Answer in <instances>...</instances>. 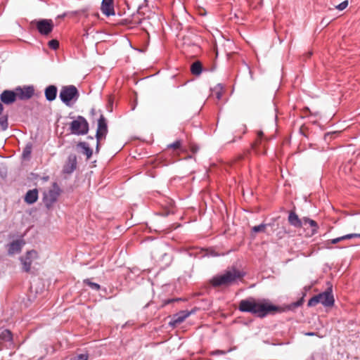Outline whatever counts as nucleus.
Wrapping results in <instances>:
<instances>
[{
  "label": "nucleus",
  "instance_id": "obj_1",
  "mask_svg": "<svg viewBox=\"0 0 360 360\" xmlns=\"http://www.w3.org/2000/svg\"><path fill=\"white\" fill-rule=\"evenodd\" d=\"M302 296L296 302L287 304L285 308L272 304L269 300H256L253 297H249L241 300L239 302L238 310L241 312L250 313L255 316L264 319L269 315H274L277 313H283L285 311H295L296 308L302 306L304 303V292Z\"/></svg>",
  "mask_w": 360,
  "mask_h": 360
},
{
  "label": "nucleus",
  "instance_id": "obj_2",
  "mask_svg": "<svg viewBox=\"0 0 360 360\" xmlns=\"http://www.w3.org/2000/svg\"><path fill=\"white\" fill-rule=\"evenodd\" d=\"M245 272L232 266L224 271L221 274L214 276L210 281L214 288L229 286L240 281L245 276Z\"/></svg>",
  "mask_w": 360,
  "mask_h": 360
},
{
  "label": "nucleus",
  "instance_id": "obj_3",
  "mask_svg": "<svg viewBox=\"0 0 360 360\" xmlns=\"http://www.w3.org/2000/svg\"><path fill=\"white\" fill-rule=\"evenodd\" d=\"M79 97V91L74 85L63 86L59 94V98L62 103L68 107L73 106L77 101Z\"/></svg>",
  "mask_w": 360,
  "mask_h": 360
},
{
  "label": "nucleus",
  "instance_id": "obj_4",
  "mask_svg": "<svg viewBox=\"0 0 360 360\" xmlns=\"http://www.w3.org/2000/svg\"><path fill=\"white\" fill-rule=\"evenodd\" d=\"M69 129L71 134L74 135H86L89 132V124L84 117L78 115L75 120L70 123Z\"/></svg>",
  "mask_w": 360,
  "mask_h": 360
},
{
  "label": "nucleus",
  "instance_id": "obj_5",
  "mask_svg": "<svg viewBox=\"0 0 360 360\" xmlns=\"http://www.w3.org/2000/svg\"><path fill=\"white\" fill-rule=\"evenodd\" d=\"M165 248L162 243L155 246L151 251V257L156 262H162L165 266H168L172 262V255L165 251Z\"/></svg>",
  "mask_w": 360,
  "mask_h": 360
},
{
  "label": "nucleus",
  "instance_id": "obj_6",
  "mask_svg": "<svg viewBox=\"0 0 360 360\" xmlns=\"http://www.w3.org/2000/svg\"><path fill=\"white\" fill-rule=\"evenodd\" d=\"M52 189L49 190L47 192L43 193L42 201L48 210H50L53 204L58 200L62 190L56 182L52 184Z\"/></svg>",
  "mask_w": 360,
  "mask_h": 360
},
{
  "label": "nucleus",
  "instance_id": "obj_7",
  "mask_svg": "<svg viewBox=\"0 0 360 360\" xmlns=\"http://www.w3.org/2000/svg\"><path fill=\"white\" fill-rule=\"evenodd\" d=\"M31 26L35 27L42 36H48L53 30L54 24L51 19H35L31 21Z\"/></svg>",
  "mask_w": 360,
  "mask_h": 360
},
{
  "label": "nucleus",
  "instance_id": "obj_8",
  "mask_svg": "<svg viewBox=\"0 0 360 360\" xmlns=\"http://www.w3.org/2000/svg\"><path fill=\"white\" fill-rule=\"evenodd\" d=\"M108 129L107 120L104 115L103 114H101L99 118L98 119L97 129L95 135V138L96 139V153L99 152V142L103 138H105V136L108 134Z\"/></svg>",
  "mask_w": 360,
  "mask_h": 360
},
{
  "label": "nucleus",
  "instance_id": "obj_9",
  "mask_svg": "<svg viewBox=\"0 0 360 360\" xmlns=\"http://www.w3.org/2000/svg\"><path fill=\"white\" fill-rule=\"evenodd\" d=\"M187 254L189 257H219L225 255L224 253H218L215 251V249L213 248H209L207 249H200L199 251L196 250V251H188Z\"/></svg>",
  "mask_w": 360,
  "mask_h": 360
},
{
  "label": "nucleus",
  "instance_id": "obj_10",
  "mask_svg": "<svg viewBox=\"0 0 360 360\" xmlns=\"http://www.w3.org/2000/svg\"><path fill=\"white\" fill-rule=\"evenodd\" d=\"M15 91L17 92V97L22 101L28 100L34 94V89L32 85L18 86L15 89Z\"/></svg>",
  "mask_w": 360,
  "mask_h": 360
},
{
  "label": "nucleus",
  "instance_id": "obj_11",
  "mask_svg": "<svg viewBox=\"0 0 360 360\" xmlns=\"http://www.w3.org/2000/svg\"><path fill=\"white\" fill-rule=\"evenodd\" d=\"M321 296L320 303L324 307H333L335 303L333 295L332 285L328 287L325 291L319 293Z\"/></svg>",
  "mask_w": 360,
  "mask_h": 360
},
{
  "label": "nucleus",
  "instance_id": "obj_12",
  "mask_svg": "<svg viewBox=\"0 0 360 360\" xmlns=\"http://www.w3.org/2000/svg\"><path fill=\"white\" fill-rule=\"evenodd\" d=\"M77 165V156L74 153L68 155L67 160L63 167V173L71 174L76 169Z\"/></svg>",
  "mask_w": 360,
  "mask_h": 360
},
{
  "label": "nucleus",
  "instance_id": "obj_13",
  "mask_svg": "<svg viewBox=\"0 0 360 360\" xmlns=\"http://www.w3.org/2000/svg\"><path fill=\"white\" fill-rule=\"evenodd\" d=\"M17 92L14 90H4L0 94V102L2 104L11 105L17 100Z\"/></svg>",
  "mask_w": 360,
  "mask_h": 360
},
{
  "label": "nucleus",
  "instance_id": "obj_14",
  "mask_svg": "<svg viewBox=\"0 0 360 360\" xmlns=\"http://www.w3.org/2000/svg\"><path fill=\"white\" fill-rule=\"evenodd\" d=\"M191 315V312L188 310H182L176 313L173 315L171 320L169 322V326L175 327L176 325L182 323L187 317Z\"/></svg>",
  "mask_w": 360,
  "mask_h": 360
},
{
  "label": "nucleus",
  "instance_id": "obj_15",
  "mask_svg": "<svg viewBox=\"0 0 360 360\" xmlns=\"http://www.w3.org/2000/svg\"><path fill=\"white\" fill-rule=\"evenodd\" d=\"M101 8L103 14L107 17L115 15V14L113 0H103Z\"/></svg>",
  "mask_w": 360,
  "mask_h": 360
},
{
  "label": "nucleus",
  "instance_id": "obj_16",
  "mask_svg": "<svg viewBox=\"0 0 360 360\" xmlns=\"http://www.w3.org/2000/svg\"><path fill=\"white\" fill-rule=\"evenodd\" d=\"M23 245H24V243L22 240H15L12 241L8 245V255H13L15 253L20 252Z\"/></svg>",
  "mask_w": 360,
  "mask_h": 360
},
{
  "label": "nucleus",
  "instance_id": "obj_17",
  "mask_svg": "<svg viewBox=\"0 0 360 360\" xmlns=\"http://www.w3.org/2000/svg\"><path fill=\"white\" fill-rule=\"evenodd\" d=\"M58 89L55 85H49L44 90V95L46 101L49 102L53 101L57 96Z\"/></svg>",
  "mask_w": 360,
  "mask_h": 360
},
{
  "label": "nucleus",
  "instance_id": "obj_18",
  "mask_svg": "<svg viewBox=\"0 0 360 360\" xmlns=\"http://www.w3.org/2000/svg\"><path fill=\"white\" fill-rule=\"evenodd\" d=\"M25 202L28 205H32L38 200V190L34 188L29 190L25 195Z\"/></svg>",
  "mask_w": 360,
  "mask_h": 360
},
{
  "label": "nucleus",
  "instance_id": "obj_19",
  "mask_svg": "<svg viewBox=\"0 0 360 360\" xmlns=\"http://www.w3.org/2000/svg\"><path fill=\"white\" fill-rule=\"evenodd\" d=\"M32 255H37V252L35 250L28 251L27 252V256L25 259H20L22 264V270L25 272H29L32 266V261L30 259V256Z\"/></svg>",
  "mask_w": 360,
  "mask_h": 360
},
{
  "label": "nucleus",
  "instance_id": "obj_20",
  "mask_svg": "<svg viewBox=\"0 0 360 360\" xmlns=\"http://www.w3.org/2000/svg\"><path fill=\"white\" fill-rule=\"evenodd\" d=\"M289 224L295 227L300 228L302 226V219H300L295 212H290L288 215Z\"/></svg>",
  "mask_w": 360,
  "mask_h": 360
},
{
  "label": "nucleus",
  "instance_id": "obj_21",
  "mask_svg": "<svg viewBox=\"0 0 360 360\" xmlns=\"http://www.w3.org/2000/svg\"><path fill=\"white\" fill-rule=\"evenodd\" d=\"M77 146L82 150V153L86 156V159H89L92 156L93 150L89 147V143L80 141Z\"/></svg>",
  "mask_w": 360,
  "mask_h": 360
},
{
  "label": "nucleus",
  "instance_id": "obj_22",
  "mask_svg": "<svg viewBox=\"0 0 360 360\" xmlns=\"http://www.w3.org/2000/svg\"><path fill=\"white\" fill-rule=\"evenodd\" d=\"M2 342L13 344V334L8 329H4L0 332V343Z\"/></svg>",
  "mask_w": 360,
  "mask_h": 360
},
{
  "label": "nucleus",
  "instance_id": "obj_23",
  "mask_svg": "<svg viewBox=\"0 0 360 360\" xmlns=\"http://www.w3.org/2000/svg\"><path fill=\"white\" fill-rule=\"evenodd\" d=\"M203 70L202 63L200 61H195L191 65V72L193 75L199 76Z\"/></svg>",
  "mask_w": 360,
  "mask_h": 360
},
{
  "label": "nucleus",
  "instance_id": "obj_24",
  "mask_svg": "<svg viewBox=\"0 0 360 360\" xmlns=\"http://www.w3.org/2000/svg\"><path fill=\"white\" fill-rule=\"evenodd\" d=\"M302 221V224H304L305 225L309 224L312 228L313 233L317 232L319 226L316 221L308 217H304Z\"/></svg>",
  "mask_w": 360,
  "mask_h": 360
},
{
  "label": "nucleus",
  "instance_id": "obj_25",
  "mask_svg": "<svg viewBox=\"0 0 360 360\" xmlns=\"http://www.w3.org/2000/svg\"><path fill=\"white\" fill-rule=\"evenodd\" d=\"M83 283L88 285L92 290L98 291L101 289V285L98 283L91 281L89 278L84 279Z\"/></svg>",
  "mask_w": 360,
  "mask_h": 360
},
{
  "label": "nucleus",
  "instance_id": "obj_26",
  "mask_svg": "<svg viewBox=\"0 0 360 360\" xmlns=\"http://www.w3.org/2000/svg\"><path fill=\"white\" fill-rule=\"evenodd\" d=\"M321 296L319 293L318 295H316L313 296L311 298H310L308 301L307 306L309 307H314L317 304L320 303V299Z\"/></svg>",
  "mask_w": 360,
  "mask_h": 360
},
{
  "label": "nucleus",
  "instance_id": "obj_27",
  "mask_svg": "<svg viewBox=\"0 0 360 360\" xmlns=\"http://www.w3.org/2000/svg\"><path fill=\"white\" fill-rule=\"evenodd\" d=\"M267 226H271V224L262 223L257 226H255L252 228L251 231L253 233L264 232Z\"/></svg>",
  "mask_w": 360,
  "mask_h": 360
},
{
  "label": "nucleus",
  "instance_id": "obj_28",
  "mask_svg": "<svg viewBox=\"0 0 360 360\" xmlns=\"http://www.w3.org/2000/svg\"><path fill=\"white\" fill-rule=\"evenodd\" d=\"M32 145L31 143H29L24 148L22 156L24 159L29 158L31 153H32Z\"/></svg>",
  "mask_w": 360,
  "mask_h": 360
},
{
  "label": "nucleus",
  "instance_id": "obj_29",
  "mask_svg": "<svg viewBox=\"0 0 360 360\" xmlns=\"http://www.w3.org/2000/svg\"><path fill=\"white\" fill-rule=\"evenodd\" d=\"M348 239H351V234L349 233V234H346V235H344L342 236H340V237H338V238H333L330 240L328 241V243H330V244H336L342 240H348Z\"/></svg>",
  "mask_w": 360,
  "mask_h": 360
},
{
  "label": "nucleus",
  "instance_id": "obj_30",
  "mask_svg": "<svg viewBox=\"0 0 360 360\" xmlns=\"http://www.w3.org/2000/svg\"><path fill=\"white\" fill-rule=\"evenodd\" d=\"M8 115H2L0 117V125L2 131H6L8 127Z\"/></svg>",
  "mask_w": 360,
  "mask_h": 360
},
{
  "label": "nucleus",
  "instance_id": "obj_31",
  "mask_svg": "<svg viewBox=\"0 0 360 360\" xmlns=\"http://www.w3.org/2000/svg\"><path fill=\"white\" fill-rule=\"evenodd\" d=\"M233 350V348H230L228 350H221V349H216L211 352V355L212 356H218V355H224L227 353H229Z\"/></svg>",
  "mask_w": 360,
  "mask_h": 360
},
{
  "label": "nucleus",
  "instance_id": "obj_32",
  "mask_svg": "<svg viewBox=\"0 0 360 360\" xmlns=\"http://www.w3.org/2000/svg\"><path fill=\"white\" fill-rule=\"evenodd\" d=\"M48 45L53 50H56L59 47V42L56 39H51L49 41Z\"/></svg>",
  "mask_w": 360,
  "mask_h": 360
},
{
  "label": "nucleus",
  "instance_id": "obj_33",
  "mask_svg": "<svg viewBox=\"0 0 360 360\" xmlns=\"http://www.w3.org/2000/svg\"><path fill=\"white\" fill-rule=\"evenodd\" d=\"M181 146V140H176L174 142L169 144L167 146V148H173V149H178Z\"/></svg>",
  "mask_w": 360,
  "mask_h": 360
},
{
  "label": "nucleus",
  "instance_id": "obj_34",
  "mask_svg": "<svg viewBox=\"0 0 360 360\" xmlns=\"http://www.w3.org/2000/svg\"><path fill=\"white\" fill-rule=\"evenodd\" d=\"M88 357V354H80L76 356L72 357L70 360H87Z\"/></svg>",
  "mask_w": 360,
  "mask_h": 360
},
{
  "label": "nucleus",
  "instance_id": "obj_35",
  "mask_svg": "<svg viewBox=\"0 0 360 360\" xmlns=\"http://www.w3.org/2000/svg\"><path fill=\"white\" fill-rule=\"evenodd\" d=\"M181 300V298H170V299H167V300H165L163 301V303H162V307L165 306V305H167V304H172L173 302H179Z\"/></svg>",
  "mask_w": 360,
  "mask_h": 360
},
{
  "label": "nucleus",
  "instance_id": "obj_36",
  "mask_svg": "<svg viewBox=\"0 0 360 360\" xmlns=\"http://www.w3.org/2000/svg\"><path fill=\"white\" fill-rule=\"evenodd\" d=\"M348 6V1L347 0H345V1H343L342 2H341L340 4H339L338 5H337L335 6V8L339 10V11H343L344 9H345Z\"/></svg>",
  "mask_w": 360,
  "mask_h": 360
},
{
  "label": "nucleus",
  "instance_id": "obj_37",
  "mask_svg": "<svg viewBox=\"0 0 360 360\" xmlns=\"http://www.w3.org/2000/svg\"><path fill=\"white\" fill-rule=\"evenodd\" d=\"M217 86L219 87V90L216 91V97L218 100L221 99V96H222V92H221V90H222V86L221 84H217Z\"/></svg>",
  "mask_w": 360,
  "mask_h": 360
},
{
  "label": "nucleus",
  "instance_id": "obj_38",
  "mask_svg": "<svg viewBox=\"0 0 360 360\" xmlns=\"http://www.w3.org/2000/svg\"><path fill=\"white\" fill-rule=\"evenodd\" d=\"M351 234V239L354 238H360V233H350Z\"/></svg>",
  "mask_w": 360,
  "mask_h": 360
},
{
  "label": "nucleus",
  "instance_id": "obj_39",
  "mask_svg": "<svg viewBox=\"0 0 360 360\" xmlns=\"http://www.w3.org/2000/svg\"><path fill=\"white\" fill-rule=\"evenodd\" d=\"M316 335L314 332H307L305 333V335L307 336H315Z\"/></svg>",
  "mask_w": 360,
  "mask_h": 360
},
{
  "label": "nucleus",
  "instance_id": "obj_40",
  "mask_svg": "<svg viewBox=\"0 0 360 360\" xmlns=\"http://www.w3.org/2000/svg\"><path fill=\"white\" fill-rule=\"evenodd\" d=\"M4 110V105L3 104L0 102V115H1L2 112Z\"/></svg>",
  "mask_w": 360,
  "mask_h": 360
},
{
  "label": "nucleus",
  "instance_id": "obj_41",
  "mask_svg": "<svg viewBox=\"0 0 360 360\" xmlns=\"http://www.w3.org/2000/svg\"><path fill=\"white\" fill-rule=\"evenodd\" d=\"M65 16H66V13H63V14H61V15H58V18H64V17H65Z\"/></svg>",
  "mask_w": 360,
  "mask_h": 360
},
{
  "label": "nucleus",
  "instance_id": "obj_42",
  "mask_svg": "<svg viewBox=\"0 0 360 360\" xmlns=\"http://www.w3.org/2000/svg\"><path fill=\"white\" fill-rule=\"evenodd\" d=\"M257 135L259 137L262 138V136L264 135L263 132L262 131H259L257 132Z\"/></svg>",
  "mask_w": 360,
  "mask_h": 360
},
{
  "label": "nucleus",
  "instance_id": "obj_43",
  "mask_svg": "<svg viewBox=\"0 0 360 360\" xmlns=\"http://www.w3.org/2000/svg\"><path fill=\"white\" fill-rule=\"evenodd\" d=\"M43 181H47L49 179V176H45L42 178Z\"/></svg>",
  "mask_w": 360,
  "mask_h": 360
},
{
  "label": "nucleus",
  "instance_id": "obj_44",
  "mask_svg": "<svg viewBox=\"0 0 360 360\" xmlns=\"http://www.w3.org/2000/svg\"><path fill=\"white\" fill-rule=\"evenodd\" d=\"M196 310H197L196 308H194V309L188 311V312H191V314H193L195 313Z\"/></svg>",
  "mask_w": 360,
  "mask_h": 360
},
{
  "label": "nucleus",
  "instance_id": "obj_45",
  "mask_svg": "<svg viewBox=\"0 0 360 360\" xmlns=\"http://www.w3.org/2000/svg\"><path fill=\"white\" fill-rule=\"evenodd\" d=\"M90 113L91 115H94L96 113V110L94 108H91L90 110Z\"/></svg>",
  "mask_w": 360,
  "mask_h": 360
},
{
  "label": "nucleus",
  "instance_id": "obj_46",
  "mask_svg": "<svg viewBox=\"0 0 360 360\" xmlns=\"http://www.w3.org/2000/svg\"><path fill=\"white\" fill-rule=\"evenodd\" d=\"M316 356H318V354H312L311 356V360H315Z\"/></svg>",
  "mask_w": 360,
  "mask_h": 360
},
{
  "label": "nucleus",
  "instance_id": "obj_47",
  "mask_svg": "<svg viewBox=\"0 0 360 360\" xmlns=\"http://www.w3.org/2000/svg\"><path fill=\"white\" fill-rule=\"evenodd\" d=\"M243 134H245L246 132V125L243 124Z\"/></svg>",
  "mask_w": 360,
  "mask_h": 360
},
{
  "label": "nucleus",
  "instance_id": "obj_48",
  "mask_svg": "<svg viewBox=\"0 0 360 360\" xmlns=\"http://www.w3.org/2000/svg\"><path fill=\"white\" fill-rule=\"evenodd\" d=\"M87 139H90V140H93V139H94V136H87Z\"/></svg>",
  "mask_w": 360,
  "mask_h": 360
},
{
  "label": "nucleus",
  "instance_id": "obj_49",
  "mask_svg": "<svg viewBox=\"0 0 360 360\" xmlns=\"http://www.w3.org/2000/svg\"><path fill=\"white\" fill-rule=\"evenodd\" d=\"M319 114L318 112H311V115H314V116H317Z\"/></svg>",
  "mask_w": 360,
  "mask_h": 360
}]
</instances>
